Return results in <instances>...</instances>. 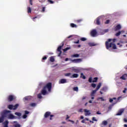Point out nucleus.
Masks as SVG:
<instances>
[{"label": "nucleus", "instance_id": "1", "mask_svg": "<svg viewBox=\"0 0 127 127\" xmlns=\"http://www.w3.org/2000/svg\"><path fill=\"white\" fill-rule=\"evenodd\" d=\"M116 41V39L113 40L109 39L108 41L106 42V46L107 49H110V48H112V49H117V46L114 43Z\"/></svg>", "mask_w": 127, "mask_h": 127}, {"label": "nucleus", "instance_id": "2", "mask_svg": "<svg viewBox=\"0 0 127 127\" xmlns=\"http://www.w3.org/2000/svg\"><path fill=\"white\" fill-rule=\"evenodd\" d=\"M46 88L48 89L49 92H51V89L52 88V83L49 82L46 84V85L43 87V89L41 91V93L43 96H45L47 94V91H46Z\"/></svg>", "mask_w": 127, "mask_h": 127}, {"label": "nucleus", "instance_id": "3", "mask_svg": "<svg viewBox=\"0 0 127 127\" xmlns=\"http://www.w3.org/2000/svg\"><path fill=\"white\" fill-rule=\"evenodd\" d=\"M80 112L81 113H83V112H84V115H85V116H86V117H88V116H91V115H92V113H91V111L87 109H80Z\"/></svg>", "mask_w": 127, "mask_h": 127}, {"label": "nucleus", "instance_id": "4", "mask_svg": "<svg viewBox=\"0 0 127 127\" xmlns=\"http://www.w3.org/2000/svg\"><path fill=\"white\" fill-rule=\"evenodd\" d=\"M10 113V111L4 110L3 112L1 113V116L5 119V118H7V117H8V114Z\"/></svg>", "mask_w": 127, "mask_h": 127}, {"label": "nucleus", "instance_id": "5", "mask_svg": "<svg viewBox=\"0 0 127 127\" xmlns=\"http://www.w3.org/2000/svg\"><path fill=\"white\" fill-rule=\"evenodd\" d=\"M18 107H19V104H16L15 105H9L8 106V108L9 109V110H13L14 111V110H16L17 109V108H18Z\"/></svg>", "mask_w": 127, "mask_h": 127}, {"label": "nucleus", "instance_id": "6", "mask_svg": "<svg viewBox=\"0 0 127 127\" xmlns=\"http://www.w3.org/2000/svg\"><path fill=\"white\" fill-rule=\"evenodd\" d=\"M71 72L72 73H79L80 72V69H79L78 68L72 67L71 69Z\"/></svg>", "mask_w": 127, "mask_h": 127}, {"label": "nucleus", "instance_id": "7", "mask_svg": "<svg viewBox=\"0 0 127 127\" xmlns=\"http://www.w3.org/2000/svg\"><path fill=\"white\" fill-rule=\"evenodd\" d=\"M91 35L93 37H95V36H97V35H98V34L97 33V31H96V30H92L91 31Z\"/></svg>", "mask_w": 127, "mask_h": 127}, {"label": "nucleus", "instance_id": "8", "mask_svg": "<svg viewBox=\"0 0 127 127\" xmlns=\"http://www.w3.org/2000/svg\"><path fill=\"white\" fill-rule=\"evenodd\" d=\"M15 99V97L13 95H9L7 98L8 102H12Z\"/></svg>", "mask_w": 127, "mask_h": 127}, {"label": "nucleus", "instance_id": "9", "mask_svg": "<svg viewBox=\"0 0 127 127\" xmlns=\"http://www.w3.org/2000/svg\"><path fill=\"white\" fill-rule=\"evenodd\" d=\"M108 125V121H104L102 122V123L100 124L101 127H105L106 126Z\"/></svg>", "mask_w": 127, "mask_h": 127}, {"label": "nucleus", "instance_id": "10", "mask_svg": "<svg viewBox=\"0 0 127 127\" xmlns=\"http://www.w3.org/2000/svg\"><path fill=\"white\" fill-rule=\"evenodd\" d=\"M97 80H98V78L97 77H95L93 79V80H92V77H90L89 79V82H90V83H92H92H95V82H97Z\"/></svg>", "mask_w": 127, "mask_h": 127}, {"label": "nucleus", "instance_id": "11", "mask_svg": "<svg viewBox=\"0 0 127 127\" xmlns=\"http://www.w3.org/2000/svg\"><path fill=\"white\" fill-rule=\"evenodd\" d=\"M63 45H64V44H63L62 46H60L58 48V52H60L58 56H60V55H61V54H62V51H61V48H62V47H63Z\"/></svg>", "mask_w": 127, "mask_h": 127}, {"label": "nucleus", "instance_id": "12", "mask_svg": "<svg viewBox=\"0 0 127 127\" xmlns=\"http://www.w3.org/2000/svg\"><path fill=\"white\" fill-rule=\"evenodd\" d=\"M50 115H51V112L49 111L46 112L45 114H44L45 119H47L48 117L50 116Z\"/></svg>", "mask_w": 127, "mask_h": 127}, {"label": "nucleus", "instance_id": "13", "mask_svg": "<svg viewBox=\"0 0 127 127\" xmlns=\"http://www.w3.org/2000/svg\"><path fill=\"white\" fill-rule=\"evenodd\" d=\"M103 17H104L103 16H101L96 19V24H97L98 25H100V19H101V18H103Z\"/></svg>", "mask_w": 127, "mask_h": 127}, {"label": "nucleus", "instance_id": "14", "mask_svg": "<svg viewBox=\"0 0 127 127\" xmlns=\"http://www.w3.org/2000/svg\"><path fill=\"white\" fill-rule=\"evenodd\" d=\"M124 111H125L124 109H122L119 111L118 113L116 114V116H121L122 114L124 113Z\"/></svg>", "mask_w": 127, "mask_h": 127}, {"label": "nucleus", "instance_id": "15", "mask_svg": "<svg viewBox=\"0 0 127 127\" xmlns=\"http://www.w3.org/2000/svg\"><path fill=\"white\" fill-rule=\"evenodd\" d=\"M65 83H67V80L65 79H62L59 81V84H65Z\"/></svg>", "mask_w": 127, "mask_h": 127}, {"label": "nucleus", "instance_id": "16", "mask_svg": "<svg viewBox=\"0 0 127 127\" xmlns=\"http://www.w3.org/2000/svg\"><path fill=\"white\" fill-rule=\"evenodd\" d=\"M120 100V97L118 98V99H116V98H114L113 99H110V103H112V102H116V103H118V101Z\"/></svg>", "mask_w": 127, "mask_h": 127}, {"label": "nucleus", "instance_id": "17", "mask_svg": "<svg viewBox=\"0 0 127 127\" xmlns=\"http://www.w3.org/2000/svg\"><path fill=\"white\" fill-rule=\"evenodd\" d=\"M8 118L10 119V120H12L13 119L15 118V116H14L13 115L10 114L8 116Z\"/></svg>", "mask_w": 127, "mask_h": 127}, {"label": "nucleus", "instance_id": "18", "mask_svg": "<svg viewBox=\"0 0 127 127\" xmlns=\"http://www.w3.org/2000/svg\"><path fill=\"white\" fill-rule=\"evenodd\" d=\"M121 28H122V25H121V24H118L115 27V30L116 31L120 30V29H121Z\"/></svg>", "mask_w": 127, "mask_h": 127}, {"label": "nucleus", "instance_id": "19", "mask_svg": "<svg viewBox=\"0 0 127 127\" xmlns=\"http://www.w3.org/2000/svg\"><path fill=\"white\" fill-rule=\"evenodd\" d=\"M78 76L79 75H78V74L74 73L70 76V78H78Z\"/></svg>", "mask_w": 127, "mask_h": 127}, {"label": "nucleus", "instance_id": "20", "mask_svg": "<svg viewBox=\"0 0 127 127\" xmlns=\"http://www.w3.org/2000/svg\"><path fill=\"white\" fill-rule=\"evenodd\" d=\"M4 127H8V121H6L4 122Z\"/></svg>", "mask_w": 127, "mask_h": 127}, {"label": "nucleus", "instance_id": "21", "mask_svg": "<svg viewBox=\"0 0 127 127\" xmlns=\"http://www.w3.org/2000/svg\"><path fill=\"white\" fill-rule=\"evenodd\" d=\"M127 74H125L123 75L122 77H121V79H122L123 80H126L127 79Z\"/></svg>", "mask_w": 127, "mask_h": 127}, {"label": "nucleus", "instance_id": "22", "mask_svg": "<svg viewBox=\"0 0 127 127\" xmlns=\"http://www.w3.org/2000/svg\"><path fill=\"white\" fill-rule=\"evenodd\" d=\"M97 90L96 89H95V90H93L91 93L90 96H95V94H96V93H97Z\"/></svg>", "mask_w": 127, "mask_h": 127}, {"label": "nucleus", "instance_id": "23", "mask_svg": "<svg viewBox=\"0 0 127 127\" xmlns=\"http://www.w3.org/2000/svg\"><path fill=\"white\" fill-rule=\"evenodd\" d=\"M101 86H102V83H99L98 84V85H97L96 90H97V91H98L100 89V88H101Z\"/></svg>", "mask_w": 127, "mask_h": 127}, {"label": "nucleus", "instance_id": "24", "mask_svg": "<svg viewBox=\"0 0 127 127\" xmlns=\"http://www.w3.org/2000/svg\"><path fill=\"white\" fill-rule=\"evenodd\" d=\"M4 121V118L1 115L0 117V124H1V123H3V121Z\"/></svg>", "mask_w": 127, "mask_h": 127}, {"label": "nucleus", "instance_id": "25", "mask_svg": "<svg viewBox=\"0 0 127 127\" xmlns=\"http://www.w3.org/2000/svg\"><path fill=\"white\" fill-rule=\"evenodd\" d=\"M72 62H74V63H78V62H80V59L73 60Z\"/></svg>", "mask_w": 127, "mask_h": 127}, {"label": "nucleus", "instance_id": "26", "mask_svg": "<svg viewBox=\"0 0 127 127\" xmlns=\"http://www.w3.org/2000/svg\"><path fill=\"white\" fill-rule=\"evenodd\" d=\"M50 61L51 62H54V61H55V59H54V57H51L50 58Z\"/></svg>", "mask_w": 127, "mask_h": 127}, {"label": "nucleus", "instance_id": "27", "mask_svg": "<svg viewBox=\"0 0 127 127\" xmlns=\"http://www.w3.org/2000/svg\"><path fill=\"white\" fill-rule=\"evenodd\" d=\"M30 98L28 96H26L24 98V101L25 102V101H30Z\"/></svg>", "mask_w": 127, "mask_h": 127}, {"label": "nucleus", "instance_id": "28", "mask_svg": "<svg viewBox=\"0 0 127 127\" xmlns=\"http://www.w3.org/2000/svg\"><path fill=\"white\" fill-rule=\"evenodd\" d=\"M15 115L16 116H17V117H21V113L19 112H15Z\"/></svg>", "mask_w": 127, "mask_h": 127}, {"label": "nucleus", "instance_id": "29", "mask_svg": "<svg viewBox=\"0 0 127 127\" xmlns=\"http://www.w3.org/2000/svg\"><path fill=\"white\" fill-rule=\"evenodd\" d=\"M122 32H125V31L122 30L121 31H120L119 32H118L116 34V36H119V35H120L121 33H122Z\"/></svg>", "mask_w": 127, "mask_h": 127}, {"label": "nucleus", "instance_id": "30", "mask_svg": "<svg viewBox=\"0 0 127 127\" xmlns=\"http://www.w3.org/2000/svg\"><path fill=\"white\" fill-rule=\"evenodd\" d=\"M73 90L75 92H78V91H79V88H78V87H74L73 88Z\"/></svg>", "mask_w": 127, "mask_h": 127}, {"label": "nucleus", "instance_id": "31", "mask_svg": "<svg viewBox=\"0 0 127 127\" xmlns=\"http://www.w3.org/2000/svg\"><path fill=\"white\" fill-rule=\"evenodd\" d=\"M79 56H80V55L79 54H75V55H73L72 56V57L75 58H78V57H79Z\"/></svg>", "mask_w": 127, "mask_h": 127}, {"label": "nucleus", "instance_id": "32", "mask_svg": "<svg viewBox=\"0 0 127 127\" xmlns=\"http://www.w3.org/2000/svg\"><path fill=\"white\" fill-rule=\"evenodd\" d=\"M70 26L72 28L77 27V25L74 23H70Z\"/></svg>", "mask_w": 127, "mask_h": 127}, {"label": "nucleus", "instance_id": "33", "mask_svg": "<svg viewBox=\"0 0 127 127\" xmlns=\"http://www.w3.org/2000/svg\"><path fill=\"white\" fill-rule=\"evenodd\" d=\"M27 10L28 13H31V8L30 7L27 8Z\"/></svg>", "mask_w": 127, "mask_h": 127}, {"label": "nucleus", "instance_id": "34", "mask_svg": "<svg viewBox=\"0 0 127 127\" xmlns=\"http://www.w3.org/2000/svg\"><path fill=\"white\" fill-rule=\"evenodd\" d=\"M70 49H71V48L67 47V48L64 49V52H66V51H67V50H69Z\"/></svg>", "mask_w": 127, "mask_h": 127}, {"label": "nucleus", "instance_id": "35", "mask_svg": "<svg viewBox=\"0 0 127 127\" xmlns=\"http://www.w3.org/2000/svg\"><path fill=\"white\" fill-rule=\"evenodd\" d=\"M30 107H35L36 106V103H32L30 104Z\"/></svg>", "mask_w": 127, "mask_h": 127}, {"label": "nucleus", "instance_id": "36", "mask_svg": "<svg viewBox=\"0 0 127 127\" xmlns=\"http://www.w3.org/2000/svg\"><path fill=\"white\" fill-rule=\"evenodd\" d=\"M108 31H109V29H105L103 31V33H101V34H105V33H106V32H108Z\"/></svg>", "mask_w": 127, "mask_h": 127}, {"label": "nucleus", "instance_id": "37", "mask_svg": "<svg viewBox=\"0 0 127 127\" xmlns=\"http://www.w3.org/2000/svg\"><path fill=\"white\" fill-rule=\"evenodd\" d=\"M71 73H67L64 74V76H65V77H69V76H71Z\"/></svg>", "mask_w": 127, "mask_h": 127}, {"label": "nucleus", "instance_id": "38", "mask_svg": "<svg viewBox=\"0 0 127 127\" xmlns=\"http://www.w3.org/2000/svg\"><path fill=\"white\" fill-rule=\"evenodd\" d=\"M97 101H105L103 97H99L97 99Z\"/></svg>", "mask_w": 127, "mask_h": 127}, {"label": "nucleus", "instance_id": "39", "mask_svg": "<svg viewBox=\"0 0 127 127\" xmlns=\"http://www.w3.org/2000/svg\"><path fill=\"white\" fill-rule=\"evenodd\" d=\"M81 78H83L84 79H86V77L85 76V75H84V74L83 73H81V76H80Z\"/></svg>", "mask_w": 127, "mask_h": 127}, {"label": "nucleus", "instance_id": "40", "mask_svg": "<svg viewBox=\"0 0 127 127\" xmlns=\"http://www.w3.org/2000/svg\"><path fill=\"white\" fill-rule=\"evenodd\" d=\"M38 99H42V96L41 95V93L38 94Z\"/></svg>", "mask_w": 127, "mask_h": 127}, {"label": "nucleus", "instance_id": "41", "mask_svg": "<svg viewBox=\"0 0 127 127\" xmlns=\"http://www.w3.org/2000/svg\"><path fill=\"white\" fill-rule=\"evenodd\" d=\"M106 90H108V87H103V88L101 89V91H106Z\"/></svg>", "mask_w": 127, "mask_h": 127}, {"label": "nucleus", "instance_id": "42", "mask_svg": "<svg viewBox=\"0 0 127 127\" xmlns=\"http://www.w3.org/2000/svg\"><path fill=\"white\" fill-rule=\"evenodd\" d=\"M80 40H81V41H86V40H87V38H81Z\"/></svg>", "mask_w": 127, "mask_h": 127}, {"label": "nucleus", "instance_id": "43", "mask_svg": "<svg viewBox=\"0 0 127 127\" xmlns=\"http://www.w3.org/2000/svg\"><path fill=\"white\" fill-rule=\"evenodd\" d=\"M88 45H89V46H95V44L93 43H89Z\"/></svg>", "mask_w": 127, "mask_h": 127}, {"label": "nucleus", "instance_id": "44", "mask_svg": "<svg viewBox=\"0 0 127 127\" xmlns=\"http://www.w3.org/2000/svg\"><path fill=\"white\" fill-rule=\"evenodd\" d=\"M96 84H95V83H92V84H91V86H92L93 88H96Z\"/></svg>", "mask_w": 127, "mask_h": 127}, {"label": "nucleus", "instance_id": "45", "mask_svg": "<svg viewBox=\"0 0 127 127\" xmlns=\"http://www.w3.org/2000/svg\"><path fill=\"white\" fill-rule=\"evenodd\" d=\"M48 2H49L51 4L54 3V1L51 0H48Z\"/></svg>", "mask_w": 127, "mask_h": 127}, {"label": "nucleus", "instance_id": "46", "mask_svg": "<svg viewBox=\"0 0 127 127\" xmlns=\"http://www.w3.org/2000/svg\"><path fill=\"white\" fill-rule=\"evenodd\" d=\"M27 118V115H26V114H24L23 116H22V119H26Z\"/></svg>", "mask_w": 127, "mask_h": 127}, {"label": "nucleus", "instance_id": "47", "mask_svg": "<svg viewBox=\"0 0 127 127\" xmlns=\"http://www.w3.org/2000/svg\"><path fill=\"white\" fill-rule=\"evenodd\" d=\"M92 121H94V122H97L98 120L97 119H96L95 117H93L92 118Z\"/></svg>", "mask_w": 127, "mask_h": 127}, {"label": "nucleus", "instance_id": "48", "mask_svg": "<svg viewBox=\"0 0 127 127\" xmlns=\"http://www.w3.org/2000/svg\"><path fill=\"white\" fill-rule=\"evenodd\" d=\"M14 127H20V125L19 124H16L14 126Z\"/></svg>", "mask_w": 127, "mask_h": 127}, {"label": "nucleus", "instance_id": "49", "mask_svg": "<svg viewBox=\"0 0 127 127\" xmlns=\"http://www.w3.org/2000/svg\"><path fill=\"white\" fill-rule=\"evenodd\" d=\"M50 121H51L52 120V117H54V115L50 114Z\"/></svg>", "mask_w": 127, "mask_h": 127}, {"label": "nucleus", "instance_id": "50", "mask_svg": "<svg viewBox=\"0 0 127 127\" xmlns=\"http://www.w3.org/2000/svg\"><path fill=\"white\" fill-rule=\"evenodd\" d=\"M47 59V57L45 56L42 58V60H46Z\"/></svg>", "mask_w": 127, "mask_h": 127}, {"label": "nucleus", "instance_id": "51", "mask_svg": "<svg viewBox=\"0 0 127 127\" xmlns=\"http://www.w3.org/2000/svg\"><path fill=\"white\" fill-rule=\"evenodd\" d=\"M105 23L106 24L110 23V20H107V21L105 22Z\"/></svg>", "mask_w": 127, "mask_h": 127}, {"label": "nucleus", "instance_id": "52", "mask_svg": "<svg viewBox=\"0 0 127 127\" xmlns=\"http://www.w3.org/2000/svg\"><path fill=\"white\" fill-rule=\"evenodd\" d=\"M29 114V112L27 111H25V115H28Z\"/></svg>", "mask_w": 127, "mask_h": 127}, {"label": "nucleus", "instance_id": "53", "mask_svg": "<svg viewBox=\"0 0 127 127\" xmlns=\"http://www.w3.org/2000/svg\"><path fill=\"white\" fill-rule=\"evenodd\" d=\"M42 11L43 12H44V11H45V7L42 8Z\"/></svg>", "mask_w": 127, "mask_h": 127}, {"label": "nucleus", "instance_id": "54", "mask_svg": "<svg viewBox=\"0 0 127 127\" xmlns=\"http://www.w3.org/2000/svg\"><path fill=\"white\" fill-rule=\"evenodd\" d=\"M79 42H80V41L78 40L77 41L74 42V43H75V44H78V43H79Z\"/></svg>", "mask_w": 127, "mask_h": 127}, {"label": "nucleus", "instance_id": "55", "mask_svg": "<svg viewBox=\"0 0 127 127\" xmlns=\"http://www.w3.org/2000/svg\"><path fill=\"white\" fill-rule=\"evenodd\" d=\"M35 18H37V16H36V17H33V18H32L33 21H35V20H34V19H35Z\"/></svg>", "mask_w": 127, "mask_h": 127}, {"label": "nucleus", "instance_id": "56", "mask_svg": "<svg viewBox=\"0 0 127 127\" xmlns=\"http://www.w3.org/2000/svg\"><path fill=\"white\" fill-rule=\"evenodd\" d=\"M127 91V88H125V90L123 91V93H126Z\"/></svg>", "mask_w": 127, "mask_h": 127}, {"label": "nucleus", "instance_id": "57", "mask_svg": "<svg viewBox=\"0 0 127 127\" xmlns=\"http://www.w3.org/2000/svg\"><path fill=\"white\" fill-rule=\"evenodd\" d=\"M30 1V3L31 5H32V0H29Z\"/></svg>", "mask_w": 127, "mask_h": 127}, {"label": "nucleus", "instance_id": "58", "mask_svg": "<svg viewBox=\"0 0 127 127\" xmlns=\"http://www.w3.org/2000/svg\"><path fill=\"white\" fill-rule=\"evenodd\" d=\"M124 121L125 123H127V119H124Z\"/></svg>", "mask_w": 127, "mask_h": 127}, {"label": "nucleus", "instance_id": "59", "mask_svg": "<svg viewBox=\"0 0 127 127\" xmlns=\"http://www.w3.org/2000/svg\"><path fill=\"white\" fill-rule=\"evenodd\" d=\"M85 119L84 120H82V121H81V123H82L83 124H84V123H85Z\"/></svg>", "mask_w": 127, "mask_h": 127}, {"label": "nucleus", "instance_id": "60", "mask_svg": "<svg viewBox=\"0 0 127 127\" xmlns=\"http://www.w3.org/2000/svg\"><path fill=\"white\" fill-rule=\"evenodd\" d=\"M80 119H81V120L84 119V116H81V117H80Z\"/></svg>", "mask_w": 127, "mask_h": 127}, {"label": "nucleus", "instance_id": "61", "mask_svg": "<svg viewBox=\"0 0 127 127\" xmlns=\"http://www.w3.org/2000/svg\"><path fill=\"white\" fill-rule=\"evenodd\" d=\"M92 100H94V96H91Z\"/></svg>", "mask_w": 127, "mask_h": 127}, {"label": "nucleus", "instance_id": "62", "mask_svg": "<svg viewBox=\"0 0 127 127\" xmlns=\"http://www.w3.org/2000/svg\"><path fill=\"white\" fill-rule=\"evenodd\" d=\"M68 60H69V59L67 58L65 59V61H68Z\"/></svg>", "mask_w": 127, "mask_h": 127}, {"label": "nucleus", "instance_id": "63", "mask_svg": "<svg viewBox=\"0 0 127 127\" xmlns=\"http://www.w3.org/2000/svg\"><path fill=\"white\" fill-rule=\"evenodd\" d=\"M84 120L85 121H89V119L88 118H85Z\"/></svg>", "mask_w": 127, "mask_h": 127}, {"label": "nucleus", "instance_id": "64", "mask_svg": "<svg viewBox=\"0 0 127 127\" xmlns=\"http://www.w3.org/2000/svg\"><path fill=\"white\" fill-rule=\"evenodd\" d=\"M124 127H127V124H125L124 126Z\"/></svg>", "mask_w": 127, "mask_h": 127}]
</instances>
